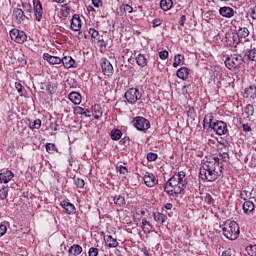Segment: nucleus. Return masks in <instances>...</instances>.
I'll list each match as a JSON object with an SVG mask.
<instances>
[{
    "label": "nucleus",
    "instance_id": "obj_7",
    "mask_svg": "<svg viewBox=\"0 0 256 256\" xmlns=\"http://www.w3.org/2000/svg\"><path fill=\"white\" fill-rule=\"evenodd\" d=\"M243 63V58L237 54H233L228 56L225 60V66L227 69L233 71V69H237Z\"/></svg>",
    "mask_w": 256,
    "mask_h": 256
},
{
    "label": "nucleus",
    "instance_id": "obj_64",
    "mask_svg": "<svg viewBox=\"0 0 256 256\" xmlns=\"http://www.w3.org/2000/svg\"><path fill=\"white\" fill-rule=\"evenodd\" d=\"M56 3H64L65 0H54Z\"/></svg>",
    "mask_w": 256,
    "mask_h": 256
},
{
    "label": "nucleus",
    "instance_id": "obj_9",
    "mask_svg": "<svg viewBox=\"0 0 256 256\" xmlns=\"http://www.w3.org/2000/svg\"><path fill=\"white\" fill-rule=\"evenodd\" d=\"M211 131H214L216 135H227L229 129L227 128V123L224 121H215L213 122Z\"/></svg>",
    "mask_w": 256,
    "mask_h": 256
},
{
    "label": "nucleus",
    "instance_id": "obj_6",
    "mask_svg": "<svg viewBox=\"0 0 256 256\" xmlns=\"http://www.w3.org/2000/svg\"><path fill=\"white\" fill-rule=\"evenodd\" d=\"M143 97V94L138 88H130L126 93H125V99L130 105H135L139 99Z\"/></svg>",
    "mask_w": 256,
    "mask_h": 256
},
{
    "label": "nucleus",
    "instance_id": "obj_41",
    "mask_svg": "<svg viewBox=\"0 0 256 256\" xmlns=\"http://www.w3.org/2000/svg\"><path fill=\"white\" fill-rule=\"evenodd\" d=\"M74 183L79 189H83L85 187V181L83 179L76 178L74 179Z\"/></svg>",
    "mask_w": 256,
    "mask_h": 256
},
{
    "label": "nucleus",
    "instance_id": "obj_63",
    "mask_svg": "<svg viewBox=\"0 0 256 256\" xmlns=\"http://www.w3.org/2000/svg\"><path fill=\"white\" fill-rule=\"evenodd\" d=\"M164 207H165V209H167L168 211H171V209H173V204H171V203H166V204L164 205Z\"/></svg>",
    "mask_w": 256,
    "mask_h": 256
},
{
    "label": "nucleus",
    "instance_id": "obj_4",
    "mask_svg": "<svg viewBox=\"0 0 256 256\" xmlns=\"http://www.w3.org/2000/svg\"><path fill=\"white\" fill-rule=\"evenodd\" d=\"M246 37H249V29L247 27H240L237 34H228V41L230 45H237L239 39H246Z\"/></svg>",
    "mask_w": 256,
    "mask_h": 256
},
{
    "label": "nucleus",
    "instance_id": "obj_30",
    "mask_svg": "<svg viewBox=\"0 0 256 256\" xmlns=\"http://www.w3.org/2000/svg\"><path fill=\"white\" fill-rule=\"evenodd\" d=\"M148 58L144 54H138L136 57V63L139 67H147Z\"/></svg>",
    "mask_w": 256,
    "mask_h": 256
},
{
    "label": "nucleus",
    "instance_id": "obj_54",
    "mask_svg": "<svg viewBox=\"0 0 256 256\" xmlns=\"http://www.w3.org/2000/svg\"><path fill=\"white\" fill-rule=\"evenodd\" d=\"M7 233V226L5 224H0V237H3Z\"/></svg>",
    "mask_w": 256,
    "mask_h": 256
},
{
    "label": "nucleus",
    "instance_id": "obj_48",
    "mask_svg": "<svg viewBox=\"0 0 256 256\" xmlns=\"http://www.w3.org/2000/svg\"><path fill=\"white\" fill-rule=\"evenodd\" d=\"M87 12L92 17H95V15H97V10L93 6H87Z\"/></svg>",
    "mask_w": 256,
    "mask_h": 256
},
{
    "label": "nucleus",
    "instance_id": "obj_52",
    "mask_svg": "<svg viewBox=\"0 0 256 256\" xmlns=\"http://www.w3.org/2000/svg\"><path fill=\"white\" fill-rule=\"evenodd\" d=\"M159 57L160 59L165 60L167 57H169V52L167 50H163L159 52Z\"/></svg>",
    "mask_w": 256,
    "mask_h": 256
},
{
    "label": "nucleus",
    "instance_id": "obj_8",
    "mask_svg": "<svg viewBox=\"0 0 256 256\" xmlns=\"http://www.w3.org/2000/svg\"><path fill=\"white\" fill-rule=\"evenodd\" d=\"M10 37L15 43H25L27 41V34L17 28L10 30Z\"/></svg>",
    "mask_w": 256,
    "mask_h": 256
},
{
    "label": "nucleus",
    "instance_id": "obj_45",
    "mask_svg": "<svg viewBox=\"0 0 256 256\" xmlns=\"http://www.w3.org/2000/svg\"><path fill=\"white\" fill-rule=\"evenodd\" d=\"M89 35H91V37L93 39H97V37H99V31H97L96 29L94 28H90L89 29Z\"/></svg>",
    "mask_w": 256,
    "mask_h": 256
},
{
    "label": "nucleus",
    "instance_id": "obj_49",
    "mask_svg": "<svg viewBox=\"0 0 256 256\" xmlns=\"http://www.w3.org/2000/svg\"><path fill=\"white\" fill-rule=\"evenodd\" d=\"M219 159V161H228L229 160V154L223 152L222 154L219 155V157H216Z\"/></svg>",
    "mask_w": 256,
    "mask_h": 256
},
{
    "label": "nucleus",
    "instance_id": "obj_31",
    "mask_svg": "<svg viewBox=\"0 0 256 256\" xmlns=\"http://www.w3.org/2000/svg\"><path fill=\"white\" fill-rule=\"evenodd\" d=\"M160 7L162 11H170L173 7V0H161Z\"/></svg>",
    "mask_w": 256,
    "mask_h": 256
},
{
    "label": "nucleus",
    "instance_id": "obj_28",
    "mask_svg": "<svg viewBox=\"0 0 256 256\" xmlns=\"http://www.w3.org/2000/svg\"><path fill=\"white\" fill-rule=\"evenodd\" d=\"M154 220L158 225H163L165 221H167V215L161 213V212H156L154 213Z\"/></svg>",
    "mask_w": 256,
    "mask_h": 256
},
{
    "label": "nucleus",
    "instance_id": "obj_44",
    "mask_svg": "<svg viewBox=\"0 0 256 256\" xmlns=\"http://www.w3.org/2000/svg\"><path fill=\"white\" fill-rule=\"evenodd\" d=\"M55 149H57V147L55 146V144L53 143H48L46 144V151L48 153H53V151H55Z\"/></svg>",
    "mask_w": 256,
    "mask_h": 256
},
{
    "label": "nucleus",
    "instance_id": "obj_46",
    "mask_svg": "<svg viewBox=\"0 0 256 256\" xmlns=\"http://www.w3.org/2000/svg\"><path fill=\"white\" fill-rule=\"evenodd\" d=\"M62 17H69V13H71V8L64 7L61 9Z\"/></svg>",
    "mask_w": 256,
    "mask_h": 256
},
{
    "label": "nucleus",
    "instance_id": "obj_57",
    "mask_svg": "<svg viewBox=\"0 0 256 256\" xmlns=\"http://www.w3.org/2000/svg\"><path fill=\"white\" fill-rule=\"evenodd\" d=\"M187 21V16L182 15L179 21V25H181V27H183V25H185V22Z\"/></svg>",
    "mask_w": 256,
    "mask_h": 256
},
{
    "label": "nucleus",
    "instance_id": "obj_39",
    "mask_svg": "<svg viewBox=\"0 0 256 256\" xmlns=\"http://www.w3.org/2000/svg\"><path fill=\"white\" fill-rule=\"evenodd\" d=\"M9 195V187H3L0 189V199H7V196Z\"/></svg>",
    "mask_w": 256,
    "mask_h": 256
},
{
    "label": "nucleus",
    "instance_id": "obj_62",
    "mask_svg": "<svg viewBox=\"0 0 256 256\" xmlns=\"http://www.w3.org/2000/svg\"><path fill=\"white\" fill-rule=\"evenodd\" d=\"M231 255H233V253L231 252V249H228L222 252V256H231Z\"/></svg>",
    "mask_w": 256,
    "mask_h": 256
},
{
    "label": "nucleus",
    "instance_id": "obj_10",
    "mask_svg": "<svg viewBox=\"0 0 256 256\" xmlns=\"http://www.w3.org/2000/svg\"><path fill=\"white\" fill-rule=\"evenodd\" d=\"M143 181L146 187H155V185L159 183V180H157V177H155V174L151 172H145L143 176Z\"/></svg>",
    "mask_w": 256,
    "mask_h": 256
},
{
    "label": "nucleus",
    "instance_id": "obj_26",
    "mask_svg": "<svg viewBox=\"0 0 256 256\" xmlns=\"http://www.w3.org/2000/svg\"><path fill=\"white\" fill-rule=\"evenodd\" d=\"M92 115L94 119H97V120L101 119L103 115V110H101V105L95 104L94 106H92Z\"/></svg>",
    "mask_w": 256,
    "mask_h": 256
},
{
    "label": "nucleus",
    "instance_id": "obj_56",
    "mask_svg": "<svg viewBox=\"0 0 256 256\" xmlns=\"http://www.w3.org/2000/svg\"><path fill=\"white\" fill-rule=\"evenodd\" d=\"M124 11L126 13H131L133 11V7L129 4L124 5Z\"/></svg>",
    "mask_w": 256,
    "mask_h": 256
},
{
    "label": "nucleus",
    "instance_id": "obj_24",
    "mask_svg": "<svg viewBox=\"0 0 256 256\" xmlns=\"http://www.w3.org/2000/svg\"><path fill=\"white\" fill-rule=\"evenodd\" d=\"M13 17L18 20V23H23V21H25V13L20 8H14Z\"/></svg>",
    "mask_w": 256,
    "mask_h": 256
},
{
    "label": "nucleus",
    "instance_id": "obj_11",
    "mask_svg": "<svg viewBox=\"0 0 256 256\" xmlns=\"http://www.w3.org/2000/svg\"><path fill=\"white\" fill-rule=\"evenodd\" d=\"M33 9L36 21H41L43 19V5H41V0H33Z\"/></svg>",
    "mask_w": 256,
    "mask_h": 256
},
{
    "label": "nucleus",
    "instance_id": "obj_19",
    "mask_svg": "<svg viewBox=\"0 0 256 256\" xmlns=\"http://www.w3.org/2000/svg\"><path fill=\"white\" fill-rule=\"evenodd\" d=\"M62 209H65L66 213H68V215H74L75 213V205H73L72 203L68 202V201H62L60 203Z\"/></svg>",
    "mask_w": 256,
    "mask_h": 256
},
{
    "label": "nucleus",
    "instance_id": "obj_61",
    "mask_svg": "<svg viewBox=\"0 0 256 256\" xmlns=\"http://www.w3.org/2000/svg\"><path fill=\"white\" fill-rule=\"evenodd\" d=\"M57 127H59L58 125H57V123H50V129H51V131H57Z\"/></svg>",
    "mask_w": 256,
    "mask_h": 256
},
{
    "label": "nucleus",
    "instance_id": "obj_25",
    "mask_svg": "<svg viewBox=\"0 0 256 256\" xmlns=\"http://www.w3.org/2000/svg\"><path fill=\"white\" fill-rule=\"evenodd\" d=\"M104 241L110 248H115L119 246V242H117V239L113 238L111 235L104 236Z\"/></svg>",
    "mask_w": 256,
    "mask_h": 256
},
{
    "label": "nucleus",
    "instance_id": "obj_29",
    "mask_svg": "<svg viewBox=\"0 0 256 256\" xmlns=\"http://www.w3.org/2000/svg\"><path fill=\"white\" fill-rule=\"evenodd\" d=\"M185 63V56L181 55V54H177L174 56V62H173V67L175 69H177V67H179V65H184Z\"/></svg>",
    "mask_w": 256,
    "mask_h": 256
},
{
    "label": "nucleus",
    "instance_id": "obj_43",
    "mask_svg": "<svg viewBox=\"0 0 256 256\" xmlns=\"http://www.w3.org/2000/svg\"><path fill=\"white\" fill-rule=\"evenodd\" d=\"M204 201L208 205H213L215 200H213V196H211V194H206V196L204 197Z\"/></svg>",
    "mask_w": 256,
    "mask_h": 256
},
{
    "label": "nucleus",
    "instance_id": "obj_1",
    "mask_svg": "<svg viewBox=\"0 0 256 256\" xmlns=\"http://www.w3.org/2000/svg\"><path fill=\"white\" fill-rule=\"evenodd\" d=\"M187 183V174H185V172L180 171L178 173H174V175L165 184L164 191L170 195V197L185 195Z\"/></svg>",
    "mask_w": 256,
    "mask_h": 256
},
{
    "label": "nucleus",
    "instance_id": "obj_55",
    "mask_svg": "<svg viewBox=\"0 0 256 256\" xmlns=\"http://www.w3.org/2000/svg\"><path fill=\"white\" fill-rule=\"evenodd\" d=\"M118 169H119V173H120L121 175H127V173H128L127 167H125V166H123V165H120V166L118 167Z\"/></svg>",
    "mask_w": 256,
    "mask_h": 256
},
{
    "label": "nucleus",
    "instance_id": "obj_3",
    "mask_svg": "<svg viewBox=\"0 0 256 256\" xmlns=\"http://www.w3.org/2000/svg\"><path fill=\"white\" fill-rule=\"evenodd\" d=\"M223 235L230 241H235L239 237V224L235 221H228L222 228Z\"/></svg>",
    "mask_w": 256,
    "mask_h": 256
},
{
    "label": "nucleus",
    "instance_id": "obj_33",
    "mask_svg": "<svg viewBox=\"0 0 256 256\" xmlns=\"http://www.w3.org/2000/svg\"><path fill=\"white\" fill-rule=\"evenodd\" d=\"M121 137H123V132H121V130L113 129L111 131V139H112V141H119V139H121Z\"/></svg>",
    "mask_w": 256,
    "mask_h": 256
},
{
    "label": "nucleus",
    "instance_id": "obj_14",
    "mask_svg": "<svg viewBox=\"0 0 256 256\" xmlns=\"http://www.w3.org/2000/svg\"><path fill=\"white\" fill-rule=\"evenodd\" d=\"M62 65H64L65 69H71V68H76L77 64L75 63V60L71 56H64L61 59Z\"/></svg>",
    "mask_w": 256,
    "mask_h": 256
},
{
    "label": "nucleus",
    "instance_id": "obj_20",
    "mask_svg": "<svg viewBox=\"0 0 256 256\" xmlns=\"http://www.w3.org/2000/svg\"><path fill=\"white\" fill-rule=\"evenodd\" d=\"M177 78L182 79V81H186V79H189V68L187 67H181L176 72Z\"/></svg>",
    "mask_w": 256,
    "mask_h": 256
},
{
    "label": "nucleus",
    "instance_id": "obj_2",
    "mask_svg": "<svg viewBox=\"0 0 256 256\" xmlns=\"http://www.w3.org/2000/svg\"><path fill=\"white\" fill-rule=\"evenodd\" d=\"M199 175L202 181H217V179L223 175V171L219 165V158H212L209 161L203 162L200 167Z\"/></svg>",
    "mask_w": 256,
    "mask_h": 256
},
{
    "label": "nucleus",
    "instance_id": "obj_23",
    "mask_svg": "<svg viewBox=\"0 0 256 256\" xmlns=\"http://www.w3.org/2000/svg\"><path fill=\"white\" fill-rule=\"evenodd\" d=\"M68 99H70L71 103H73L74 105H81L82 97L79 92H71L68 95Z\"/></svg>",
    "mask_w": 256,
    "mask_h": 256
},
{
    "label": "nucleus",
    "instance_id": "obj_32",
    "mask_svg": "<svg viewBox=\"0 0 256 256\" xmlns=\"http://www.w3.org/2000/svg\"><path fill=\"white\" fill-rule=\"evenodd\" d=\"M151 229H153V226L147 219L142 220V231L146 234L151 233Z\"/></svg>",
    "mask_w": 256,
    "mask_h": 256
},
{
    "label": "nucleus",
    "instance_id": "obj_50",
    "mask_svg": "<svg viewBox=\"0 0 256 256\" xmlns=\"http://www.w3.org/2000/svg\"><path fill=\"white\" fill-rule=\"evenodd\" d=\"M15 89L17 90V92L19 93V95H23L21 93H23V85L19 82L15 83Z\"/></svg>",
    "mask_w": 256,
    "mask_h": 256
},
{
    "label": "nucleus",
    "instance_id": "obj_17",
    "mask_svg": "<svg viewBox=\"0 0 256 256\" xmlns=\"http://www.w3.org/2000/svg\"><path fill=\"white\" fill-rule=\"evenodd\" d=\"M219 13L222 17H226V19H231L233 15H235V10L229 6H224L219 9Z\"/></svg>",
    "mask_w": 256,
    "mask_h": 256
},
{
    "label": "nucleus",
    "instance_id": "obj_53",
    "mask_svg": "<svg viewBox=\"0 0 256 256\" xmlns=\"http://www.w3.org/2000/svg\"><path fill=\"white\" fill-rule=\"evenodd\" d=\"M92 4L96 9H99V7H103V1L102 0H92Z\"/></svg>",
    "mask_w": 256,
    "mask_h": 256
},
{
    "label": "nucleus",
    "instance_id": "obj_59",
    "mask_svg": "<svg viewBox=\"0 0 256 256\" xmlns=\"http://www.w3.org/2000/svg\"><path fill=\"white\" fill-rule=\"evenodd\" d=\"M243 131L249 133V131H251V126H249V124H243Z\"/></svg>",
    "mask_w": 256,
    "mask_h": 256
},
{
    "label": "nucleus",
    "instance_id": "obj_22",
    "mask_svg": "<svg viewBox=\"0 0 256 256\" xmlns=\"http://www.w3.org/2000/svg\"><path fill=\"white\" fill-rule=\"evenodd\" d=\"M213 119L214 117L212 116V114L205 115L203 120L204 129H207V131H209V129H213Z\"/></svg>",
    "mask_w": 256,
    "mask_h": 256
},
{
    "label": "nucleus",
    "instance_id": "obj_40",
    "mask_svg": "<svg viewBox=\"0 0 256 256\" xmlns=\"http://www.w3.org/2000/svg\"><path fill=\"white\" fill-rule=\"evenodd\" d=\"M248 255L256 256V245H250L246 248Z\"/></svg>",
    "mask_w": 256,
    "mask_h": 256
},
{
    "label": "nucleus",
    "instance_id": "obj_60",
    "mask_svg": "<svg viewBox=\"0 0 256 256\" xmlns=\"http://www.w3.org/2000/svg\"><path fill=\"white\" fill-rule=\"evenodd\" d=\"M250 17L256 20V7H254L250 12Z\"/></svg>",
    "mask_w": 256,
    "mask_h": 256
},
{
    "label": "nucleus",
    "instance_id": "obj_12",
    "mask_svg": "<svg viewBox=\"0 0 256 256\" xmlns=\"http://www.w3.org/2000/svg\"><path fill=\"white\" fill-rule=\"evenodd\" d=\"M101 67L104 75H107V77H111V75H113V65L108 59L106 58L101 59Z\"/></svg>",
    "mask_w": 256,
    "mask_h": 256
},
{
    "label": "nucleus",
    "instance_id": "obj_13",
    "mask_svg": "<svg viewBox=\"0 0 256 256\" xmlns=\"http://www.w3.org/2000/svg\"><path fill=\"white\" fill-rule=\"evenodd\" d=\"M70 29H72V31H81V18L79 17V14L73 15Z\"/></svg>",
    "mask_w": 256,
    "mask_h": 256
},
{
    "label": "nucleus",
    "instance_id": "obj_42",
    "mask_svg": "<svg viewBox=\"0 0 256 256\" xmlns=\"http://www.w3.org/2000/svg\"><path fill=\"white\" fill-rule=\"evenodd\" d=\"M30 129H41V119H36L30 124Z\"/></svg>",
    "mask_w": 256,
    "mask_h": 256
},
{
    "label": "nucleus",
    "instance_id": "obj_27",
    "mask_svg": "<svg viewBox=\"0 0 256 256\" xmlns=\"http://www.w3.org/2000/svg\"><path fill=\"white\" fill-rule=\"evenodd\" d=\"M69 253L70 255L79 256L83 253V247L79 244H74L69 248Z\"/></svg>",
    "mask_w": 256,
    "mask_h": 256
},
{
    "label": "nucleus",
    "instance_id": "obj_34",
    "mask_svg": "<svg viewBox=\"0 0 256 256\" xmlns=\"http://www.w3.org/2000/svg\"><path fill=\"white\" fill-rule=\"evenodd\" d=\"M253 195V192L247 191V190H241L240 192V199H243V201H249Z\"/></svg>",
    "mask_w": 256,
    "mask_h": 256
},
{
    "label": "nucleus",
    "instance_id": "obj_16",
    "mask_svg": "<svg viewBox=\"0 0 256 256\" xmlns=\"http://www.w3.org/2000/svg\"><path fill=\"white\" fill-rule=\"evenodd\" d=\"M15 177V174L11 170H6L2 173H0V183L1 184H7L9 181H11Z\"/></svg>",
    "mask_w": 256,
    "mask_h": 256
},
{
    "label": "nucleus",
    "instance_id": "obj_38",
    "mask_svg": "<svg viewBox=\"0 0 256 256\" xmlns=\"http://www.w3.org/2000/svg\"><path fill=\"white\" fill-rule=\"evenodd\" d=\"M246 55L250 61H256V49H251L248 52H246Z\"/></svg>",
    "mask_w": 256,
    "mask_h": 256
},
{
    "label": "nucleus",
    "instance_id": "obj_36",
    "mask_svg": "<svg viewBox=\"0 0 256 256\" xmlns=\"http://www.w3.org/2000/svg\"><path fill=\"white\" fill-rule=\"evenodd\" d=\"M114 203L118 205V207H123V205H125V198L121 195H117L114 197Z\"/></svg>",
    "mask_w": 256,
    "mask_h": 256
},
{
    "label": "nucleus",
    "instance_id": "obj_51",
    "mask_svg": "<svg viewBox=\"0 0 256 256\" xmlns=\"http://www.w3.org/2000/svg\"><path fill=\"white\" fill-rule=\"evenodd\" d=\"M89 256H98L99 255V249L97 248H90L89 249Z\"/></svg>",
    "mask_w": 256,
    "mask_h": 256
},
{
    "label": "nucleus",
    "instance_id": "obj_35",
    "mask_svg": "<svg viewBox=\"0 0 256 256\" xmlns=\"http://www.w3.org/2000/svg\"><path fill=\"white\" fill-rule=\"evenodd\" d=\"M75 112L77 115H84V117H91V115L89 114V109H85L83 107H77L75 109Z\"/></svg>",
    "mask_w": 256,
    "mask_h": 256
},
{
    "label": "nucleus",
    "instance_id": "obj_21",
    "mask_svg": "<svg viewBox=\"0 0 256 256\" xmlns=\"http://www.w3.org/2000/svg\"><path fill=\"white\" fill-rule=\"evenodd\" d=\"M244 97L246 99H256V87L252 85L244 90Z\"/></svg>",
    "mask_w": 256,
    "mask_h": 256
},
{
    "label": "nucleus",
    "instance_id": "obj_15",
    "mask_svg": "<svg viewBox=\"0 0 256 256\" xmlns=\"http://www.w3.org/2000/svg\"><path fill=\"white\" fill-rule=\"evenodd\" d=\"M43 59L50 65H61V58L57 56H51L49 53H44Z\"/></svg>",
    "mask_w": 256,
    "mask_h": 256
},
{
    "label": "nucleus",
    "instance_id": "obj_37",
    "mask_svg": "<svg viewBox=\"0 0 256 256\" xmlns=\"http://www.w3.org/2000/svg\"><path fill=\"white\" fill-rule=\"evenodd\" d=\"M245 113L247 117L253 116V113H255V108L253 107V105L248 104L245 108Z\"/></svg>",
    "mask_w": 256,
    "mask_h": 256
},
{
    "label": "nucleus",
    "instance_id": "obj_18",
    "mask_svg": "<svg viewBox=\"0 0 256 256\" xmlns=\"http://www.w3.org/2000/svg\"><path fill=\"white\" fill-rule=\"evenodd\" d=\"M242 209H243L245 215H251V213H253V211H255V204L252 201L247 200L244 202Z\"/></svg>",
    "mask_w": 256,
    "mask_h": 256
},
{
    "label": "nucleus",
    "instance_id": "obj_47",
    "mask_svg": "<svg viewBox=\"0 0 256 256\" xmlns=\"http://www.w3.org/2000/svg\"><path fill=\"white\" fill-rule=\"evenodd\" d=\"M148 161H157V153L149 152L147 154Z\"/></svg>",
    "mask_w": 256,
    "mask_h": 256
},
{
    "label": "nucleus",
    "instance_id": "obj_58",
    "mask_svg": "<svg viewBox=\"0 0 256 256\" xmlns=\"http://www.w3.org/2000/svg\"><path fill=\"white\" fill-rule=\"evenodd\" d=\"M152 25L153 27H159L161 25V19H154Z\"/></svg>",
    "mask_w": 256,
    "mask_h": 256
},
{
    "label": "nucleus",
    "instance_id": "obj_5",
    "mask_svg": "<svg viewBox=\"0 0 256 256\" xmlns=\"http://www.w3.org/2000/svg\"><path fill=\"white\" fill-rule=\"evenodd\" d=\"M132 124L137 131H148V129H151V122L141 116L133 118Z\"/></svg>",
    "mask_w": 256,
    "mask_h": 256
}]
</instances>
